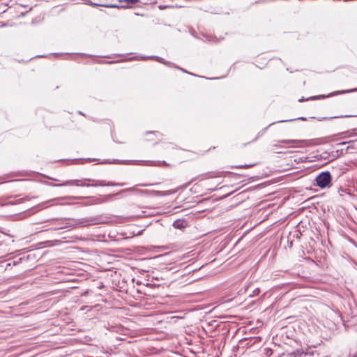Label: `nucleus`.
Wrapping results in <instances>:
<instances>
[{
	"instance_id": "nucleus-1",
	"label": "nucleus",
	"mask_w": 357,
	"mask_h": 357,
	"mask_svg": "<svg viewBox=\"0 0 357 357\" xmlns=\"http://www.w3.org/2000/svg\"><path fill=\"white\" fill-rule=\"evenodd\" d=\"M316 185L321 189L329 188L332 186V176L329 172H322L315 178Z\"/></svg>"
},
{
	"instance_id": "nucleus-2",
	"label": "nucleus",
	"mask_w": 357,
	"mask_h": 357,
	"mask_svg": "<svg viewBox=\"0 0 357 357\" xmlns=\"http://www.w3.org/2000/svg\"><path fill=\"white\" fill-rule=\"evenodd\" d=\"M56 186H67V185H77V186H86L89 187V184L84 183L82 181L80 180H69L66 181L65 183L59 185H56Z\"/></svg>"
},
{
	"instance_id": "nucleus-3",
	"label": "nucleus",
	"mask_w": 357,
	"mask_h": 357,
	"mask_svg": "<svg viewBox=\"0 0 357 357\" xmlns=\"http://www.w3.org/2000/svg\"><path fill=\"white\" fill-rule=\"evenodd\" d=\"M91 183L89 184V186H105V185H109V186H114V185H123V183H114L112 182H109L107 183H105V181H99V180H92Z\"/></svg>"
},
{
	"instance_id": "nucleus-4",
	"label": "nucleus",
	"mask_w": 357,
	"mask_h": 357,
	"mask_svg": "<svg viewBox=\"0 0 357 357\" xmlns=\"http://www.w3.org/2000/svg\"><path fill=\"white\" fill-rule=\"evenodd\" d=\"M112 196H113L112 195H108L104 197L94 198L93 200V204H102V203L106 202L109 201Z\"/></svg>"
},
{
	"instance_id": "nucleus-5",
	"label": "nucleus",
	"mask_w": 357,
	"mask_h": 357,
	"mask_svg": "<svg viewBox=\"0 0 357 357\" xmlns=\"http://www.w3.org/2000/svg\"><path fill=\"white\" fill-rule=\"evenodd\" d=\"M173 226L175 228L181 229V228L185 227L184 226V222L183 220H177L174 222Z\"/></svg>"
},
{
	"instance_id": "nucleus-6",
	"label": "nucleus",
	"mask_w": 357,
	"mask_h": 357,
	"mask_svg": "<svg viewBox=\"0 0 357 357\" xmlns=\"http://www.w3.org/2000/svg\"><path fill=\"white\" fill-rule=\"evenodd\" d=\"M91 5L93 6H104V7H107V8H119V6H117V5H114V4H98V3H92Z\"/></svg>"
},
{
	"instance_id": "nucleus-7",
	"label": "nucleus",
	"mask_w": 357,
	"mask_h": 357,
	"mask_svg": "<svg viewBox=\"0 0 357 357\" xmlns=\"http://www.w3.org/2000/svg\"><path fill=\"white\" fill-rule=\"evenodd\" d=\"M357 91V89L348 90V91H335L334 93H331L328 96H332L333 95H337V94H341V93H346V92H351V91Z\"/></svg>"
},
{
	"instance_id": "nucleus-8",
	"label": "nucleus",
	"mask_w": 357,
	"mask_h": 357,
	"mask_svg": "<svg viewBox=\"0 0 357 357\" xmlns=\"http://www.w3.org/2000/svg\"><path fill=\"white\" fill-rule=\"evenodd\" d=\"M299 140L297 139H287V140H282L280 141L281 143H285V144H290V143H298L299 142Z\"/></svg>"
},
{
	"instance_id": "nucleus-9",
	"label": "nucleus",
	"mask_w": 357,
	"mask_h": 357,
	"mask_svg": "<svg viewBox=\"0 0 357 357\" xmlns=\"http://www.w3.org/2000/svg\"><path fill=\"white\" fill-rule=\"evenodd\" d=\"M325 96H312L309 98H307V100H316V99H319L320 98H324Z\"/></svg>"
},
{
	"instance_id": "nucleus-10",
	"label": "nucleus",
	"mask_w": 357,
	"mask_h": 357,
	"mask_svg": "<svg viewBox=\"0 0 357 357\" xmlns=\"http://www.w3.org/2000/svg\"><path fill=\"white\" fill-rule=\"evenodd\" d=\"M125 1L135 4V3H138L139 1V0H125Z\"/></svg>"
},
{
	"instance_id": "nucleus-11",
	"label": "nucleus",
	"mask_w": 357,
	"mask_h": 357,
	"mask_svg": "<svg viewBox=\"0 0 357 357\" xmlns=\"http://www.w3.org/2000/svg\"><path fill=\"white\" fill-rule=\"evenodd\" d=\"M252 166H253V165H245L238 166V167H239V168H249V167H251Z\"/></svg>"
},
{
	"instance_id": "nucleus-12",
	"label": "nucleus",
	"mask_w": 357,
	"mask_h": 357,
	"mask_svg": "<svg viewBox=\"0 0 357 357\" xmlns=\"http://www.w3.org/2000/svg\"><path fill=\"white\" fill-rule=\"evenodd\" d=\"M92 221L91 220H82V222H80L81 224H86V223H88L89 224V222Z\"/></svg>"
},
{
	"instance_id": "nucleus-13",
	"label": "nucleus",
	"mask_w": 357,
	"mask_h": 357,
	"mask_svg": "<svg viewBox=\"0 0 357 357\" xmlns=\"http://www.w3.org/2000/svg\"><path fill=\"white\" fill-rule=\"evenodd\" d=\"M289 357H296V355H295V354L291 353V354H290L289 355Z\"/></svg>"
},
{
	"instance_id": "nucleus-14",
	"label": "nucleus",
	"mask_w": 357,
	"mask_h": 357,
	"mask_svg": "<svg viewBox=\"0 0 357 357\" xmlns=\"http://www.w3.org/2000/svg\"><path fill=\"white\" fill-rule=\"evenodd\" d=\"M298 119H300V120H303H303H305L306 119H305V118H304V117H301V118H298Z\"/></svg>"
},
{
	"instance_id": "nucleus-15",
	"label": "nucleus",
	"mask_w": 357,
	"mask_h": 357,
	"mask_svg": "<svg viewBox=\"0 0 357 357\" xmlns=\"http://www.w3.org/2000/svg\"><path fill=\"white\" fill-rule=\"evenodd\" d=\"M304 100V98L299 99V102H302Z\"/></svg>"
},
{
	"instance_id": "nucleus-16",
	"label": "nucleus",
	"mask_w": 357,
	"mask_h": 357,
	"mask_svg": "<svg viewBox=\"0 0 357 357\" xmlns=\"http://www.w3.org/2000/svg\"><path fill=\"white\" fill-rule=\"evenodd\" d=\"M294 119H293L292 121H294ZM290 121V120H288L287 121ZM284 121H285L282 120V121H280V122H284Z\"/></svg>"
},
{
	"instance_id": "nucleus-17",
	"label": "nucleus",
	"mask_w": 357,
	"mask_h": 357,
	"mask_svg": "<svg viewBox=\"0 0 357 357\" xmlns=\"http://www.w3.org/2000/svg\"><path fill=\"white\" fill-rule=\"evenodd\" d=\"M162 163H163V165H167V163L165 162V161H163Z\"/></svg>"
},
{
	"instance_id": "nucleus-18",
	"label": "nucleus",
	"mask_w": 357,
	"mask_h": 357,
	"mask_svg": "<svg viewBox=\"0 0 357 357\" xmlns=\"http://www.w3.org/2000/svg\"><path fill=\"white\" fill-rule=\"evenodd\" d=\"M357 142V139H356L354 141H351L350 142Z\"/></svg>"
},
{
	"instance_id": "nucleus-19",
	"label": "nucleus",
	"mask_w": 357,
	"mask_h": 357,
	"mask_svg": "<svg viewBox=\"0 0 357 357\" xmlns=\"http://www.w3.org/2000/svg\"><path fill=\"white\" fill-rule=\"evenodd\" d=\"M126 190H132V188H128Z\"/></svg>"
}]
</instances>
